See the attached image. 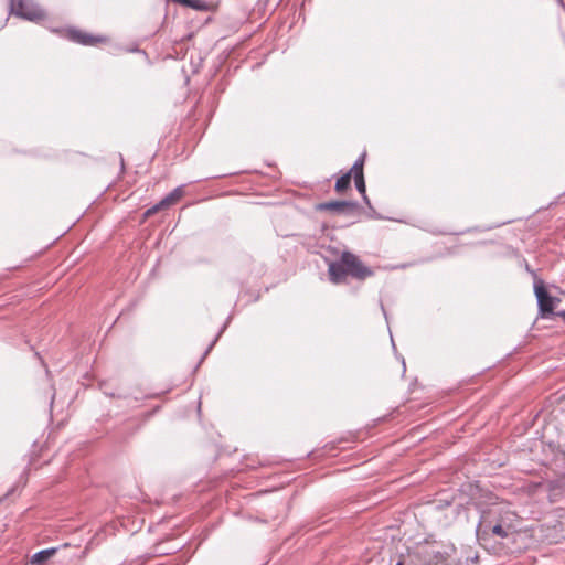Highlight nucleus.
<instances>
[{
    "label": "nucleus",
    "instance_id": "obj_1",
    "mask_svg": "<svg viewBox=\"0 0 565 565\" xmlns=\"http://www.w3.org/2000/svg\"><path fill=\"white\" fill-rule=\"evenodd\" d=\"M355 190L362 195L365 203V207L359 206L355 203V222H360L362 220H384L385 217L375 211L366 195L364 173L363 171H359L358 163H355Z\"/></svg>",
    "mask_w": 565,
    "mask_h": 565
},
{
    "label": "nucleus",
    "instance_id": "obj_2",
    "mask_svg": "<svg viewBox=\"0 0 565 565\" xmlns=\"http://www.w3.org/2000/svg\"><path fill=\"white\" fill-rule=\"evenodd\" d=\"M329 280L334 285L344 284L353 276V254L343 252L340 259L331 262L328 268Z\"/></svg>",
    "mask_w": 565,
    "mask_h": 565
},
{
    "label": "nucleus",
    "instance_id": "obj_3",
    "mask_svg": "<svg viewBox=\"0 0 565 565\" xmlns=\"http://www.w3.org/2000/svg\"><path fill=\"white\" fill-rule=\"evenodd\" d=\"M533 289L541 318H546L548 315H556L554 308L561 302V299L548 294L542 279H536V281L533 282Z\"/></svg>",
    "mask_w": 565,
    "mask_h": 565
},
{
    "label": "nucleus",
    "instance_id": "obj_4",
    "mask_svg": "<svg viewBox=\"0 0 565 565\" xmlns=\"http://www.w3.org/2000/svg\"><path fill=\"white\" fill-rule=\"evenodd\" d=\"M10 12L29 21H39L45 15L32 0H10Z\"/></svg>",
    "mask_w": 565,
    "mask_h": 565
},
{
    "label": "nucleus",
    "instance_id": "obj_5",
    "mask_svg": "<svg viewBox=\"0 0 565 565\" xmlns=\"http://www.w3.org/2000/svg\"><path fill=\"white\" fill-rule=\"evenodd\" d=\"M183 195L182 188L174 189L171 193H169L166 198H163L159 203L153 205L151 209L147 210L146 216L152 215L160 210L167 209L174 203H177L181 196Z\"/></svg>",
    "mask_w": 565,
    "mask_h": 565
},
{
    "label": "nucleus",
    "instance_id": "obj_6",
    "mask_svg": "<svg viewBox=\"0 0 565 565\" xmlns=\"http://www.w3.org/2000/svg\"><path fill=\"white\" fill-rule=\"evenodd\" d=\"M319 210L330 211L335 214H351L353 203L350 201H329L319 204Z\"/></svg>",
    "mask_w": 565,
    "mask_h": 565
},
{
    "label": "nucleus",
    "instance_id": "obj_7",
    "mask_svg": "<svg viewBox=\"0 0 565 565\" xmlns=\"http://www.w3.org/2000/svg\"><path fill=\"white\" fill-rule=\"evenodd\" d=\"M67 38L71 41L83 44V45H94L104 40L103 38L94 36L88 33L76 30V29L67 30Z\"/></svg>",
    "mask_w": 565,
    "mask_h": 565
},
{
    "label": "nucleus",
    "instance_id": "obj_8",
    "mask_svg": "<svg viewBox=\"0 0 565 565\" xmlns=\"http://www.w3.org/2000/svg\"><path fill=\"white\" fill-rule=\"evenodd\" d=\"M422 557L426 565H449L447 563L448 554L440 551H424Z\"/></svg>",
    "mask_w": 565,
    "mask_h": 565
},
{
    "label": "nucleus",
    "instance_id": "obj_9",
    "mask_svg": "<svg viewBox=\"0 0 565 565\" xmlns=\"http://www.w3.org/2000/svg\"><path fill=\"white\" fill-rule=\"evenodd\" d=\"M55 547L42 550L40 552H36L31 557V564L33 565H43L50 557H52L56 553Z\"/></svg>",
    "mask_w": 565,
    "mask_h": 565
},
{
    "label": "nucleus",
    "instance_id": "obj_10",
    "mask_svg": "<svg viewBox=\"0 0 565 565\" xmlns=\"http://www.w3.org/2000/svg\"><path fill=\"white\" fill-rule=\"evenodd\" d=\"M373 275V270L365 266L356 256H355V280H364L367 277Z\"/></svg>",
    "mask_w": 565,
    "mask_h": 565
},
{
    "label": "nucleus",
    "instance_id": "obj_11",
    "mask_svg": "<svg viewBox=\"0 0 565 565\" xmlns=\"http://www.w3.org/2000/svg\"><path fill=\"white\" fill-rule=\"evenodd\" d=\"M492 526L493 525H491V523L487 520V518L483 513L479 520V523L477 524V527H476L477 536L481 537L482 535H488L489 533H491Z\"/></svg>",
    "mask_w": 565,
    "mask_h": 565
},
{
    "label": "nucleus",
    "instance_id": "obj_12",
    "mask_svg": "<svg viewBox=\"0 0 565 565\" xmlns=\"http://www.w3.org/2000/svg\"><path fill=\"white\" fill-rule=\"evenodd\" d=\"M352 173H353V167H351L344 175H342L341 178H339L337 180L335 190L338 192H342L349 188Z\"/></svg>",
    "mask_w": 565,
    "mask_h": 565
},
{
    "label": "nucleus",
    "instance_id": "obj_13",
    "mask_svg": "<svg viewBox=\"0 0 565 565\" xmlns=\"http://www.w3.org/2000/svg\"><path fill=\"white\" fill-rule=\"evenodd\" d=\"M182 4L196 10L206 8L203 0H183Z\"/></svg>",
    "mask_w": 565,
    "mask_h": 565
},
{
    "label": "nucleus",
    "instance_id": "obj_14",
    "mask_svg": "<svg viewBox=\"0 0 565 565\" xmlns=\"http://www.w3.org/2000/svg\"><path fill=\"white\" fill-rule=\"evenodd\" d=\"M491 533L501 539H505L509 535L508 531L499 523L491 527Z\"/></svg>",
    "mask_w": 565,
    "mask_h": 565
},
{
    "label": "nucleus",
    "instance_id": "obj_15",
    "mask_svg": "<svg viewBox=\"0 0 565 565\" xmlns=\"http://www.w3.org/2000/svg\"><path fill=\"white\" fill-rule=\"evenodd\" d=\"M366 157V152L364 151L358 159H355V163L359 164V171H363L364 160Z\"/></svg>",
    "mask_w": 565,
    "mask_h": 565
},
{
    "label": "nucleus",
    "instance_id": "obj_16",
    "mask_svg": "<svg viewBox=\"0 0 565 565\" xmlns=\"http://www.w3.org/2000/svg\"><path fill=\"white\" fill-rule=\"evenodd\" d=\"M420 262H413V263H405V264H398V265H395L393 267V269H405L409 266H413V265H416V264H419Z\"/></svg>",
    "mask_w": 565,
    "mask_h": 565
},
{
    "label": "nucleus",
    "instance_id": "obj_17",
    "mask_svg": "<svg viewBox=\"0 0 565 565\" xmlns=\"http://www.w3.org/2000/svg\"><path fill=\"white\" fill-rule=\"evenodd\" d=\"M525 270L531 274V276L533 277L534 281H536V279H540L537 277V274L535 273V270H533L530 265L525 262Z\"/></svg>",
    "mask_w": 565,
    "mask_h": 565
},
{
    "label": "nucleus",
    "instance_id": "obj_18",
    "mask_svg": "<svg viewBox=\"0 0 565 565\" xmlns=\"http://www.w3.org/2000/svg\"><path fill=\"white\" fill-rule=\"evenodd\" d=\"M216 341H217V337L214 339V341H213V342L211 343V345L207 348V350H206V351H205V353H204V356H205L206 354H209L210 350L212 349V347L214 345V343H215Z\"/></svg>",
    "mask_w": 565,
    "mask_h": 565
},
{
    "label": "nucleus",
    "instance_id": "obj_19",
    "mask_svg": "<svg viewBox=\"0 0 565 565\" xmlns=\"http://www.w3.org/2000/svg\"><path fill=\"white\" fill-rule=\"evenodd\" d=\"M558 292L563 296H565V289H562V288H557Z\"/></svg>",
    "mask_w": 565,
    "mask_h": 565
},
{
    "label": "nucleus",
    "instance_id": "obj_20",
    "mask_svg": "<svg viewBox=\"0 0 565 565\" xmlns=\"http://www.w3.org/2000/svg\"><path fill=\"white\" fill-rule=\"evenodd\" d=\"M382 311H383V313H384L385 319L387 320V313H386V311H385V309H384V307H383V306H382Z\"/></svg>",
    "mask_w": 565,
    "mask_h": 565
},
{
    "label": "nucleus",
    "instance_id": "obj_21",
    "mask_svg": "<svg viewBox=\"0 0 565 565\" xmlns=\"http://www.w3.org/2000/svg\"><path fill=\"white\" fill-rule=\"evenodd\" d=\"M402 364H403V370L405 371V361H404V359L402 360Z\"/></svg>",
    "mask_w": 565,
    "mask_h": 565
},
{
    "label": "nucleus",
    "instance_id": "obj_22",
    "mask_svg": "<svg viewBox=\"0 0 565 565\" xmlns=\"http://www.w3.org/2000/svg\"><path fill=\"white\" fill-rule=\"evenodd\" d=\"M392 345L395 347V342L393 341V338L391 337Z\"/></svg>",
    "mask_w": 565,
    "mask_h": 565
},
{
    "label": "nucleus",
    "instance_id": "obj_23",
    "mask_svg": "<svg viewBox=\"0 0 565 565\" xmlns=\"http://www.w3.org/2000/svg\"><path fill=\"white\" fill-rule=\"evenodd\" d=\"M395 565H404L403 562H397Z\"/></svg>",
    "mask_w": 565,
    "mask_h": 565
},
{
    "label": "nucleus",
    "instance_id": "obj_24",
    "mask_svg": "<svg viewBox=\"0 0 565 565\" xmlns=\"http://www.w3.org/2000/svg\"><path fill=\"white\" fill-rule=\"evenodd\" d=\"M562 6H564L563 0H557Z\"/></svg>",
    "mask_w": 565,
    "mask_h": 565
}]
</instances>
